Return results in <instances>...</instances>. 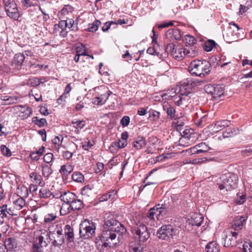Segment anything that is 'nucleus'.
<instances>
[{
  "label": "nucleus",
  "mask_w": 252,
  "mask_h": 252,
  "mask_svg": "<svg viewBox=\"0 0 252 252\" xmlns=\"http://www.w3.org/2000/svg\"><path fill=\"white\" fill-rule=\"evenodd\" d=\"M105 225L107 229L103 231L100 240L103 242L102 246L114 248L116 246L118 239H116V233L120 235L125 234L126 229L114 216H108L105 220Z\"/></svg>",
  "instance_id": "nucleus-1"
},
{
  "label": "nucleus",
  "mask_w": 252,
  "mask_h": 252,
  "mask_svg": "<svg viewBox=\"0 0 252 252\" xmlns=\"http://www.w3.org/2000/svg\"><path fill=\"white\" fill-rule=\"evenodd\" d=\"M211 64L206 60H194L189 66L190 73L195 76L204 77L210 72Z\"/></svg>",
  "instance_id": "nucleus-2"
},
{
  "label": "nucleus",
  "mask_w": 252,
  "mask_h": 252,
  "mask_svg": "<svg viewBox=\"0 0 252 252\" xmlns=\"http://www.w3.org/2000/svg\"><path fill=\"white\" fill-rule=\"evenodd\" d=\"M219 179L218 185L220 190H231L237 186L238 177L236 174L227 173L222 175Z\"/></svg>",
  "instance_id": "nucleus-3"
},
{
  "label": "nucleus",
  "mask_w": 252,
  "mask_h": 252,
  "mask_svg": "<svg viewBox=\"0 0 252 252\" xmlns=\"http://www.w3.org/2000/svg\"><path fill=\"white\" fill-rule=\"evenodd\" d=\"M193 83L192 78H188L184 81L178 91V94L172 100L176 105L180 106L183 103V101L188 97V95L190 94L189 90L193 87L192 83Z\"/></svg>",
  "instance_id": "nucleus-4"
},
{
  "label": "nucleus",
  "mask_w": 252,
  "mask_h": 252,
  "mask_svg": "<svg viewBox=\"0 0 252 252\" xmlns=\"http://www.w3.org/2000/svg\"><path fill=\"white\" fill-rule=\"evenodd\" d=\"M240 239L241 236L238 231H234L233 229L227 228L223 233L222 244L225 247H234Z\"/></svg>",
  "instance_id": "nucleus-5"
},
{
  "label": "nucleus",
  "mask_w": 252,
  "mask_h": 252,
  "mask_svg": "<svg viewBox=\"0 0 252 252\" xmlns=\"http://www.w3.org/2000/svg\"><path fill=\"white\" fill-rule=\"evenodd\" d=\"M132 231L135 238L140 242H146L150 236L146 226L140 222L136 223L132 228Z\"/></svg>",
  "instance_id": "nucleus-6"
},
{
  "label": "nucleus",
  "mask_w": 252,
  "mask_h": 252,
  "mask_svg": "<svg viewBox=\"0 0 252 252\" xmlns=\"http://www.w3.org/2000/svg\"><path fill=\"white\" fill-rule=\"evenodd\" d=\"M94 224L88 220H85L80 224L79 233L80 237L84 239L93 238L95 235Z\"/></svg>",
  "instance_id": "nucleus-7"
},
{
  "label": "nucleus",
  "mask_w": 252,
  "mask_h": 252,
  "mask_svg": "<svg viewBox=\"0 0 252 252\" xmlns=\"http://www.w3.org/2000/svg\"><path fill=\"white\" fill-rule=\"evenodd\" d=\"M165 50L167 53L170 52L173 58L176 60H182L185 57V47L181 44H168Z\"/></svg>",
  "instance_id": "nucleus-8"
},
{
  "label": "nucleus",
  "mask_w": 252,
  "mask_h": 252,
  "mask_svg": "<svg viewBox=\"0 0 252 252\" xmlns=\"http://www.w3.org/2000/svg\"><path fill=\"white\" fill-rule=\"evenodd\" d=\"M167 212L166 207L163 205H156L148 211L147 217L150 220H161L166 215Z\"/></svg>",
  "instance_id": "nucleus-9"
},
{
  "label": "nucleus",
  "mask_w": 252,
  "mask_h": 252,
  "mask_svg": "<svg viewBox=\"0 0 252 252\" xmlns=\"http://www.w3.org/2000/svg\"><path fill=\"white\" fill-rule=\"evenodd\" d=\"M175 233V229L173 226L169 224L162 226L158 230L157 235L160 239L169 241L172 239Z\"/></svg>",
  "instance_id": "nucleus-10"
},
{
  "label": "nucleus",
  "mask_w": 252,
  "mask_h": 252,
  "mask_svg": "<svg viewBox=\"0 0 252 252\" xmlns=\"http://www.w3.org/2000/svg\"><path fill=\"white\" fill-rule=\"evenodd\" d=\"M61 21L57 24L61 29H71V30L76 32L78 30L77 20L75 21L73 19H69V20L66 19H60Z\"/></svg>",
  "instance_id": "nucleus-11"
},
{
  "label": "nucleus",
  "mask_w": 252,
  "mask_h": 252,
  "mask_svg": "<svg viewBox=\"0 0 252 252\" xmlns=\"http://www.w3.org/2000/svg\"><path fill=\"white\" fill-rule=\"evenodd\" d=\"M14 110L19 112L18 116L24 120L30 117L32 114V109L28 105H17Z\"/></svg>",
  "instance_id": "nucleus-12"
},
{
  "label": "nucleus",
  "mask_w": 252,
  "mask_h": 252,
  "mask_svg": "<svg viewBox=\"0 0 252 252\" xmlns=\"http://www.w3.org/2000/svg\"><path fill=\"white\" fill-rule=\"evenodd\" d=\"M247 218L244 216H237L235 217L232 222V225L230 229H233L234 231H238L240 233V231L243 227V224L246 221Z\"/></svg>",
  "instance_id": "nucleus-13"
},
{
  "label": "nucleus",
  "mask_w": 252,
  "mask_h": 252,
  "mask_svg": "<svg viewBox=\"0 0 252 252\" xmlns=\"http://www.w3.org/2000/svg\"><path fill=\"white\" fill-rule=\"evenodd\" d=\"M74 8L70 5H65L62 10L59 12L58 16L60 19H72V13L74 11Z\"/></svg>",
  "instance_id": "nucleus-14"
},
{
  "label": "nucleus",
  "mask_w": 252,
  "mask_h": 252,
  "mask_svg": "<svg viewBox=\"0 0 252 252\" xmlns=\"http://www.w3.org/2000/svg\"><path fill=\"white\" fill-rule=\"evenodd\" d=\"M44 232H41V234L36 238V241L33 245H37L39 247V249L42 247H46L48 245V239L50 238V236L47 231L43 230Z\"/></svg>",
  "instance_id": "nucleus-15"
},
{
  "label": "nucleus",
  "mask_w": 252,
  "mask_h": 252,
  "mask_svg": "<svg viewBox=\"0 0 252 252\" xmlns=\"http://www.w3.org/2000/svg\"><path fill=\"white\" fill-rule=\"evenodd\" d=\"M7 15L10 18L17 20L20 17L17 5L16 3H12L11 6L7 7L5 9Z\"/></svg>",
  "instance_id": "nucleus-16"
},
{
  "label": "nucleus",
  "mask_w": 252,
  "mask_h": 252,
  "mask_svg": "<svg viewBox=\"0 0 252 252\" xmlns=\"http://www.w3.org/2000/svg\"><path fill=\"white\" fill-rule=\"evenodd\" d=\"M230 125V122L226 120L219 121L212 125V130L214 132H217L222 130L226 127H228Z\"/></svg>",
  "instance_id": "nucleus-17"
},
{
  "label": "nucleus",
  "mask_w": 252,
  "mask_h": 252,
  "mask_svg": "<svg viewBox=\"0 0 252 252\" xmlns=\"http://www.w3.org/2000/svg\"><path fill=\"white\" fill-rule=\"evenodd\" d=\"M166 38L171 41L181 39V35L180 31L178 29H170L165 33Z\"/></svg>",
  "instance_id": "nucleus-18"
},
{
  "label": "nucleus",
  "mask_w": 252,
  "mask_h": 252,
  "mask_svg": "<svg viewBox=\"0 0 252 252\" xmlns=\"http://www.w3.org/2000/svg\"><path fill=\"white\" fill-rule=\"evenodd\" d=\"M25 59V57L24 54L21 53L16 54L14 55L11 65L13 68L19 69L21 68Z\"/></svg>",
  "instance_id": "nucleus-19"
},
{
  "label": "nucleus",
  "mask_w": 252,
  "mask_h": 252,
  "mask_svg": "<svg viewBox=\"0 0 252 252\" xmlns=\"http://www.w3.org/2000/svg\"><path fill=\"white\" fill-rule=\"evenodd\" d=\"M56 233L55 235H59V239L54 240L52 243L54 246H61L64 242V234L63 233V229L61 224L56 225Z\"/></svg>",
  "instance_id": "nucleus-20"
},
{
  "label": "nucleus",
  "mask_w": 252,
  "mask_h": 252,
  "mask_svg": "<svg viewBox=\"0 0 252 252\" xmlns=\"http://www.w3.org/2000/svg\"><path fill=\"white\" fill-rule=\"evenodd\" d=\"M30 178L31 179L33 184H37L39 186L41 187H44L45 183L43 181L42 176L40 174H38L35 172H33L30 173Z\"/></svg>",
  "instance_id": "nucleus-21"
},
{
  "label": "nucleus",
  "mask_w": 252,
  "mask_h": 252,
  "mask_svg": "<svg viewBox=\"0 0 252 252\" xmlns=\"http://www.w3.org/2000/svg\"><path fill=\"white\" fill-rule=\"evenodd\" d=\"M76 197L75 194L71 192H65L61 194L60 198L65 204L70 205L74 200Z\"/></svg>",
  "instance_id": "nucleus-22"
},
{
  "label": "nucleus",
  "mask_w": 252,
  "mask_h": 252,
  "mask_svg": "<svg viewBox=\"0 0 252 252\" xmlns=\"http://www.w3.org/2000/svg\"><path fill=\"white\" fill-rule=\"evenodd\" d=\"M110 93L108 92L105 93L103 94H101L98 95V96L95 97L93 99V103L94 104L102 105L104 104L108 99V97L112 93L109 91Z\"/></svg>",
  "instance_id": "nucleus-23"
},
{
  "label": "nucleus",
  "mask_w": 252,
  "mask_h": 252,
  "mask_svg": "<svg viewBox=\"0 0 252 252\" xmlns=\"http://www.w3.org/2000/svg\"><path fill=\"white\" fill-rule=\"evenodd\" d=\"M3 244L7 252L8 251H16L17 243L15 239L12 238L6 239Z\"/></svg>",
  "instance_id": "nucleus-24"
},
{
  "label": "nucleus",
  "mask_w": 252,
  "mask_h": 252,
  "mask_svg": "<svg viewBox=\"0 0 252 252\" xmlns=\"http://www.w3.org/2000/svg\"><path fill=\"white\" fill-rule=\"evenodd\" d=\"M185 57L194 58L198 55V48L194 46H186L185 47Z\"/></svg>",
  "instance_id": "nucleus-25"
},
{
  "label": "nucleus",
  "mask_w": 252,
  "mask_h": 252,
  "mask_svg": "<svg viewBox=\"0 0 252 252\" xmlns=\"http://www.w3.org/2000/svg\"><path fill=\"white\" fill-rule=\"evenodd\" d=\"M203 220V217L200 214L193 213L191 217L190 223L192 225L200 226Z\"/></svg>",
  "instance_id": "nucleus-26"
},
{
  "label": "nucleus",
  "mask_w": 252,
  "mask_h": 252,
  "mask_svg": "<svg viewBox=\"0 0 252 252\" xmlns=\"http://www.w3.org/2000/svg\"><path fill=\"white\" fill-rule=\"evenodd\" d=\"M64 235L68 243L74 241V232L73 228L69 225L66 224L64 228Z\"/></svg>",
  "instance_id": "nucleus-27"
},
{
  "label": "nucleus",
  "mask_w": 252,
  "mask_h": 252,
  "mask_svg": "<svg viewBox=\"0 0 252 252\" xmlns=\"http://www.w3.org/2000/svg\"><path fill=\"white\" fill-rule=\"evenodd\" d=\"M224 94V87L220 85H216L212 96L215 99L218 100Z\"/></svg>",
  "instance_id": "nucleus-28"
},
{
  "label": "nucleus",
  "mask_w": 252,
  "mask_h": 252,
  "mask_svg": "<svg viewBox=\"0 0 252 252\" xmlns=\"http://www.w3.org/2000/svg\"><path fill=\"white\" fill-rule=\"evenodd\" d=\"M239 133V130L235 127H228L222 133L224 138L233 137Z\"/></svg>",
  "instance_id": "nucleus-29"
},
{
  "label": "nucleus",
  "mask_w": 252,
  "mask_h": 252,
  "mask_svg": "<svg viewBox=\"0 0 252 252\" xmlns=\"http://www.w3.org/2000/svg\"><path fill=\"white\" fill-rule=\"evenodd\" d=\"M41 172L42 176L46 180H47L49 176L53 173V170L51 168V165H48L47 164H42Z\"/></svg>",
  "instance_id": "nucleus-30"
},
{
  "label": "nucleus",
  "mask_w": 252,
  "mask_h": 252,
  "mask_svg": "<svg viewBox=\"0 0 252 252\" xmlns=\"http://www.w3.org/2000/svg\"><path fill=\"white\" fill-rule=\"evenodd\" d=\"M207 252H219L220 247L216 242H211L209 243L205 248Z\"/></svg>",
  "instance_id": "nucleus-31"
},
{
  "label": "nucleus",
  "mask_w": 252,
  "mask_h": 252,
  "mask_svg": "<svg viewBox=\"0 0 252 252\" xmlns=\"http://www.w3.org/2000/svg\"><path fill=\"white\" fill-rule=\"evenodd\" d=\"M70 206L71 210H80L84 207V204L82 200L75 197Z\"/></svg>",
  "instance_id": "nucleus-32"
},
{
  "label": "nucleus",
  "mask_w": 252,
  "mask_h": 252,
  "mask_svg": "<svg viewBox=\"0 0 252 252\" xmlns=\"http://www.w3.org/2000/svg\"><path fill=\"white\" fill-rule=\"evenodd\" d=\"M184 133H185L184 136H182L179 140L180 145L183 146H187L193 143V140L190 141L191 134H188L185 133V131H184Z\"/></svg>",
  "instance_id": "nucleus-33"
},
{
  "label": "nucleus",
  "mask_w": 252,
  "mask_h": 252,
  "mask_svg": "<svg viewBox=\"0 0 252 252\" xmlns=\"http://www.w3.org/2000/svg\"><path fill=\"white\" fill-rule=\"evenodd\" d=\"M178 89H172L171 90L168 91L167 93L162 94V96L163 99H173L176 95L178 94Z\"/></svg>",
  "instance_id": "nucleus-34"
},
{
  "label": "nucleus",
  "mask_w": 252,
  "mask_h": 252,
  "mask_svg": "<svg viewBox=\"0 0 252 252\" xmlns=\"http://www.w3.org/2000/svg\"><path fill=\"white\" fill-rule=\"evenodd\" d=\"M76 54L80 56H88L87 49L85 45L82 43H79L76 45L75 47Z\"/></svg>",
  "instance_id": "nucleus-35"
},
{
  "label": "nucleus",
  "mask_w": 252,
  "mask_h": 252,
  "mask_svg": "<svg viewBox=\"0 0 252 252\" xmlns=\"http://www.w3.org/2000/svg\"><path fill=\"white\" fill-rule=\"evenodd\" d=\"M14 208L18 210L23 209L26 206V201L24 198L19 197L13 201Z\"/></svg>",
  "instance_id": "nucleus-36"
},
{
  "label": "nucleus",
  "mask_w": 252,
  "mask_h": 252,
  "mask_svg": "<svg viewBox=\"0 0 252 252\" xmlns=\"http://www.w3.org/2000/svg\"><path fill=\"white\" fill-rule=\"evenodd\" d=\"M52 195V193L48 188L42 187L39 191V196L41 198H48Z\"/></svg>",
  "instance_id": "nucleus-37"
},
{
  "label": "nucleus",
  "mask_w": 252,
  "mask_h": 252,
  "mask_svg": "<svg viewBox=\"0 0 252 252\" xmlns=\"http://www.w3.org/2000/svg\"><path fill=\"white\" fill-rule=\"evenodd\" d=\"M133 147L137 150L141 149L146 145L145 140L143 137H138L133 142Z\"/></svg>",
  "instance_id": "nucleus-38"
},
{
  "label": "nucleus",
  "mask_w": 252,
  "mask_h": 252,
  "mask_svg": "<svg viewBox=\"0 0 252 252\" xmlns=\"http://www.w3.org/2000/svg\"><path fill=\"white\" fill-rule=\"evenodd\" d=\"M17 192L19 196L20 197L26 198L28 195V188L24 185L18 187L17 189Z\"/></svg>",
  "instance_id": "nucleus-39"
},
{
  "label": "nucleus",
  "mask_w": 252,
  "mask_h": 252,
  "mask_svg": "<svg viewBox=\"0 0 252 252\" xmlns=\"http://www.w3.org/2000/svg\"><path fill=\"white\" fill-rule=\"evenodd\" d=\"M100 25V21L98 20H95L92 24H89L87 31L92 32H95L97 31Z\"/></svg>",
  "instance_id": "nucleus-40"
},
{
  "label": "nucleus",
  "mask_w": 252,
  "mask_h": 252,
  "mask_svg": "<svg viewBox=\"0 0 252 252\" xmlns=\"http://www.w3.org/2000/svg\"><path fill=\"white\" fill-rule=\"evenodd\" d=\"M43 81L39 78L33 77L27 80L26 84L31 87H35L39 85L41 83H42Z\"/></svg>",
  "instance_id": "nucleus-41"
},
{
  "label": "nucleus",
  "mask_w": 252,
  "mask_h": 252,
  "mask_svg": "<svg viewBox=\"0 0 252 252\" xmlns=\"http://www.w3.org/2000/svg\"><path fill=\"white\" fill-rule=\"evenodd\" d=\"M216 45V42L213 40H209L203 44V50L206 52L211 51Z\"/></svg>",
  "instance_id": "nucleus-42"
},
{
  "label": "nucleus",
  "mask_w": 252,
  "mask_h": 252,
  "mask_svg": "<svg viewBox=\"0 0 252 252\" xmlns=\"http://www.w3.org/2000/svg\"><path fill=\"white\" fill-rule=\"evenodd\" d=\"M72 180L77 183H82L84 181V176L80 172H75L72 174Z\"/></svg>",
  "instance_id": "nucleus-43"
},
{
  "label": "nucleus",
  "mask_w": 252,
  "mask_h": 252,
  "mask_svg": "<svg viewBox=\"0 0 252 252\" xmlns=\"http://www.w3.org/2000/svg\"><path fill=\"white\" fill-rule=\"evenodd\" d=\"M73 169L70 165H63L61 166L60 172L63 175L67 176L72 171Z\"/></svg>",
  "instance_id": "nucleus-44"
},
{
  "label": "nucleus",
  "mask_w": 252,
  "mask_h": 252,
  "mask_svg": "<svg viewBox=\"0 0 252 252\" xmlns=\"http://www.w3.org/2000/svg\"><path fill=\"white\" fill-rule=\"evenodd\" d=\"M93 187L92 185H87L81 189V194L83 195L89 196L92 193Z\"/></svg>",
  "instance_id": "nucleus-45"
},
{
  "label": "nucleus",
  "mask_w": 252,
  "mask_h": 252,
  "mask_svg": "<svg viewBox=\"0 0 252 252\" xmlns=\"http://www.w3.org/2000/svg\"><path fill=\"white\" fill-rule=\"evenodd\" d=\"M196 147L198 148L199 153H206L211 148L205 144V143L201 142L196 145Z\"/></svg>",
  "instance_id": "nucleus-46"
},
{
  "label": "nucleus",
  "mask_w": 252,
  "mask_h": 252,
  "mask_svg": "<svg viewBox=\"0 0 252 252\" xmlns=\"http://www.w3.org/2000/svg\"><path fill=\"white\" fill-rule=\"evenodd\" d=\"M71 123L75 125L74 127L76 128L75 132L78 133L79 130L83 128L85 126L84 121L73 120Z\"/></svg>",
  "instance_id": "nucleus-47"
},
{
  "label": "nucleus",
  "mask_w": 252,
  "mask_h": 252,
  "mask_svg": "<svg viewBox=\"0 0 252 252\" xmlns=\"http://www.w3.org/2000/svg\"><path fill=\"white\" fill-rule=\"evenodd\" d=\"M252 154V144L247 145L241 151V154L244 157H248Z\"/></svg>",
  "instance_id": "nucleus-48"
},
{
  "label": "nucleus",
  "mask_w": 252,
  "mask_h": 252,
  "mask_svg": "<svg viewBox=\"0 0 252 252\" xmlns=\"http://www.w3.org/2000/svg\"><path fill=\"white\" fill-rule=\"evenodd\" d=\"M129 252H143V247L138 244L130 245L129 249Z\"/></svg>",
  "instance_id": "nucleus-49"
},
{
  "label": "nucleus",
  "mask_w": 252,
  "mask_h": 252,
  "mask_svg": "<svg viewBox=\"0 0 252 252\" xmlns=\"http://www.w3.org/2000/svg\"><path fill=\"white\" fill-rule=\"evenodd\" d=\"M70 205L63 204L60 209V214L62 216L66 215L70 212Z\"/></svg>",
  "instance_id": "nucleus-50"
},
{
  "label": "nucleus",
  "mask_w": 252,
  "mask_h": 252,
  "mask_svg": "<svg viewBox=\"0 0 252 252\" xmlns=\"http://www.w3.org/2000/svg\"><path fill=\"white\" fill-rule=\"evenodd\" d=\"M57 218V216L56 215L54 214H48L45 216L44 219V221L46 223H51L54 220H55Z\"/></svg>",
  "instance_id": "nucleus-51"
},
{
  "label": "nucleus",
  "mask_w": 252,
  "mask_h": 252,
  "mask_svg": "<svg viewBox=\"0 0 252 252\" xmlns=\"http://www.w3.org/2000/svg\"><path fill=\"white\" fill-rule=\"evenodd\" d=\"M167 114L168 117H169L171 119H175L177 118V117L175 116V109L172 106H169L167 108Z\"/></svg>",
  "instance_id": "nucleus-52"
},
{
  "label": "nucleus",
  "mask_w": 252,
  "mask_h": 252,
  "mask_svg": "<svg viewBox=\"0 0 252 252\" xmlns=\"http://www.w3.org/2000/svg\"><path fill=\"white\" fill-rule=\"evenodd\" d=\"M216 84H208L204 87V90L206 93L210 94L212 96L213 94L214 89Z\"/></svg>",
  "instance_id": "nucleus-53"
},
{
  "label": "nucleus",
  "mask_w": 252,
  "mask_h": 252,
  "mask_svg": "<svg viewBox=\"0 0 252 252\" xmlns=\"http://www.w3.org/2000/svg\"><path fill=\"white\" fill-rule=\"evenodd\" d=\"M0 151L2 154L5 156L9 157L11 155V153L9 149L4 145H2L0 146Z\"/></svg>",
  "instance_id": "nucleus-54"
},
{
  "label": "nucleus",
  "mask_w": 252,
  "mask_h": 252,
  "mask_svg": "<svg viewBox=\"0 0 252 252\" xmlns=\"http://www.w3.org/2000/svg\"><path fill=\"white\" fill-rule=\"evenodd\" d=\"M157 45H155L153 47H149L147 49V53L152 55L159 56L160 53L157 51Z\"/></svg>",
  "instance_id": "nucleus-55"
},
{
  "label": "nucleus",
  "mask_w": 252,
  "mask_h": 252,
  "mask_svg": "<svg viewBox=\"0 0 252 252\" xmlns=\"http://www.w3.org/2000/svg\"><path fill=\"white\" fill-rule=\"evenodd\" d=\"M94 145V141L88 140L84 141L82 143V148L86 151H88Z\"/></svg>",
  "instance_id": "nucleus-56"
},
{
  "label": "nucleus",
  "mask_w": 252,
  "mask_h": 252,
  "mask_svg": "<svg viewBox=\"0 0 252 252\" xmlns=\"http://www.w3.org/2000/svg\"><path fill=\"white\" fill-rule=\"evenodd\" d=\"M119 162V159L117 157H113L108 162V165L110 169H112L114 166H116Z\"/></svg>",
  "instance_id": "nucleus-57"
},
{
  "label": "nucleus",
  "mask_w": 252,
  "mask_h": 252,
  "mask_svg": "<svg viewBox=\"0 0 252 252\" xmlns=\"http://www.w3.org/2000/svg\"><path fill=\"white\" fill-rule=\"evenodd\" d=\"M119 150V148L117 145V141L113 142L109 146V150L112 153H116Z\"/></svg>",
  "instance_id": "nucleus-58"
},
{
  "label": "nucleus",
  "mask_w": 252,
  "mask_h": 252,
  "mask_svg": "<svg viewBox=\"0 0 252 252\" xmlns=\"http://www.w3.org/2000/svg\"><path fill=\"white\" fill-rule=\"evenodd\" d=\"M243 252H252V243L251 242H246L243 245Z\"/></svg>",
  "instance_id": "nucleus-59"
},
{
  "label": "nucleus",
  "mask_w": 252,
  "mask_h": 252,
  "mask_svg": "<svg viewBox=\"0 0 252 252\" xmlns=\"http://www.w3.org/2000/svg\"><path fill=\"white\" fill-rule=\"evenodd\" d=\"M53 157V155L52 153H48L44 155L43 160L46 163H49L52 161Z\"/></svg>",
  "instance_id": "nucleus-60"
},
{
  "label": "nucleus",
  "mask_w": 252,
  "mask_h": 252,
  "mask_svg": "<svg viewBox=\"0 0 252 252\" xmlns=\"http://www.w3.org/2000/svg\"><path fill=\"white\" fill-rule=\"evenodd\" d=\"M130 122V118L128 116H125L122 118L121 120V124L123 127L127 126Z\"/></svg>",
  "instance_id": "nucleus-61"
},
{
  "label": "nucleus",
  "mask_w": 252,
  "mask_h": 252,
  "mask_svg": "<svg viewBox=\"0 0 252 252\" xmlns=\"http://www.w3.org/2000/svg\"><path fill=\"white\" fill-rule=\"evenodd\" d=\"M115 24V22L108 21L106 22L102 27V31L104 32H107L112 25Z\"/></svg>",
  "instance_id": "nucleus-62"
},
{
  "label": "nucleus",
  "mask_w": 252,
  "mask_h": 252,
  "mask_svg": "<svg viewBox=\"0 0 252 252\" xmlns=\"http://www.w3.org/2000/svg\"><path fill=\"white\" fill-rule=\"evenodd\" d=\"M6 99L7 100V104H14L18 102L19 97L15 96H8V97H7Z\"/></svg>",
  "instance_id": "nucleus-63"
},
{
  "label": "nucleus",
  "mask_w": 252,
  "mask_h": 252,
  "mask_svg": "<svg viewBox=\"0 0 252 252\" xmlns=\"http://www.w3.org/2000/svg\"><path fill=\"white\" fill-rule=\"evenodd\" d=\"M63 140V137L62 136H61V137L56 136L54 139H52V141L53 144L59 146L62 144Z\"/></svg>",
  "instance_id": "nucleus-64"
}]
</instances>
